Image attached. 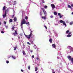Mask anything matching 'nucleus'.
Wrapping results in <instances>:
<instances>
[{
    "mask_svg": "<svg viewBox=\"0 0 73 73\" xmlns=\"http://www.w3.org/2000/svg\"><path fill=\"white\" fill-rule=\"evenodd\" d=\"M68 49H70V52H68V53H70L71 52H72V47H71V46H68L67 47Z\"/></svg>",
    "mask_w": 73,
    "mask_h": 73,
    "instance_id": "6",
    "label": "nucleus"
},
{
    "mask_svg": "<svg viewBox=\"0 0 73 73\" xmlns=\"http://www.w3.org/2000/svg\"><path fill=\"white\" fill-rule=\"evenodd\" d=\"M60 23H62L63 25H64L65 27H66V23L65 22V21H63L62 20H60Z\"/></svg>",
    "mask_w": 73,
    "mask_h": 73,
    "instance_id": "3",
    "label": "nucleus"
},
{
    "mask_svg": "<svg viewBox=\"0 0 73 73\" xmlns=\"http://www.w3.org/2000/svg\"><path fill=\"white\" fill-rule=\"evenodd\" d=\"M14 20L15 21H16L17 20V18L16 17H15L14 18Z\"/></svg>",
    "mask_w": 73,
    "mask_h": 73,
    "instance_id": "24",
    "label": "nucleus"
},
{
    "mask_svg": "<svg viewBox=\"0 0 73 73\" xmlns=\"http://www.w3.org/2000/svg\"><path fill=\"white\" fill-rule=\"evenodd\" d=\"M12 34L14 36H16V35H17V31H15V33H14Z\"/></svg>",
    "mask_w": 73,
    "mask_h": 73,
    "instance_id": "9",
    "label": "nucleus"
},
{
    "mask_svg": "<svg viewBox=\"0 0 73 73\" xmlns=\"http://www.w3.org/2000/svg\"><path fill=\"white\" fill-rule=\"evenodd\" d=\"M32 31H31V32H30V34L29 35H26V37L28 38V39H30L31 38V37L32 36Z\"/></svg>",
    "mask_w": 73,
    "mask_h": 73,
    "instance_id": "2",
    "label": "nucleus"
},
{
    "mask_svg": "<svg viewBox=\"0 0 73 73\" xmlns=\"http://www.w3.org/2000/svg\"><path fill=\"white\" fill-rule=\"evenodd\" d=\"M25 19L26 20H27L28 19V17L26 16L25 17Z\"/></svg>",
    "mask_w": 73,
    "mask_h": 73,
    "instance_id": "37",
    "label": "nucleus"
},
{
    "mask_svg": "<svg viewBox=\"0 0 73 73\" xmlns=\"http://www.w3.org/2000/svg\"><path fill=\"white\" fill-rule=\"evenodd\" d=\"M35 57V56H34V55H33L32 56V58H34V57Z\"/></svg>",
    "mask_w": 73,
    "mask_h": 73,
    "instance_id": "55",
    "label": "nucleus"
},
{
    "mask_svg": "<svg viewBox=\"0 0 73 73\" xmlns=\"http://www.w3.org/2000/svg\"><path fill=\"white\" fill-rule=\"evenodd\" d=\"M23 56H25V55H26V53L25 52V51H23Z\"/></svg>",
    "mask_w": 73,
    "mask_h": 73,
    "instance_id": "18",
    "label": "nucleus"
},
{
    "mask_svg": "<svg viewBox=\"0 0 73 73\" xmlns=\"http://www.w3.org/2000/svg\"><path fill=\"white\" fill-rule=\"evenodd\" d=\"M57 58L58 59H60V57H58H58H57Z\"/></svg>",
    "mask_w": 73,
    "mask_h": 73,
    "instance_id": "50",
    "label": "nucleus"
},
{
    "mask_svg": "<svg viewBox=\"0 0 73 73\" xmlns=\"http://www.w3.org/2000/svg\"><path fill=\"white\" fill-rule=\"evenodd\" d=\"M27 44L29 45H31V43H29V42H27Z\"/></svg>",
    "mask_w": 73,
    "mask_h": 73,
    "instance_id": "46",
    "label": "nucleus"
},
{
    "mask_svg": "<svg viewBox=\"0 0 73 73\" xmlns=\"http://www.w3.org/2000/svg\"><path fill=\"white\" fill-rule=\"evenodd\" d=\"M68 7L69 8H70V9H72V8L69 5H68Z\"/></svg>",
    "mask_w": 73,
    "mask_h": 73,
    "instance_id": "22",
    "label": "nucleus"
},
{
    "mask_svg": "<svg viewBox=\"0 0 73 73\" xmlns=\"http://www.w3.org/2000/svg\"><path fill=\"white\" fill-rule=\"evenodd\" d=\"M24 24H26L27 25V26H28L29 27V25H30V24L29 22H27V23L26 22V21L25 19H23L21 23V26L22 29L23 28V25Z\"/></svg>",
    "mask_w": 73,
    "mask_h": 73,
    "instance_id": "1",
    "label": "nucleus"
},
{
    "mask_svg": "<svg viewBox=\"0 0 73 73\" xmlns=\"http://www.w3.org/2000/svg\"><path fill=\"white\" fill-rule=\"evenodd\" d=\"M6 63L7 64H8V63H9V61H8V60H7L6 61Z\"/></svg>",
    "mask_w": 73,
    "mask_h": 73,
    "instance_id": "42",
    "label": "nucleus"
},
{
    "mask_svg": "<svg viewBox=\"0 0 73 73\" xmlns=\"http://www.w3.org/2000/svg\"><path fill=\"white\" fill-rule=\"evenodd\" d=\"M21 72H24V70H21Z\"/></svg>",
    "mask_w": 73,
    "mask_h": 73,
    "instance_id": "56",
    "label": "nucleus"
},
{
    "mask_svg": "<svg viewBox=\"0 0 73 73\" xmlns=\"http://www.w3.org/2000/svg\"><path fill=\"white\" fill-rule=\"evenodd\" d=\"M73 22H71L70 23V25H72V24H73Z\"/></svg>",
    "mask_w": 73,
    "mask_h": 73,
    "instance_id": "31",
    "label": "nucleus"
},
{
    "mask_svg": "<svg viewBox=\"0 0 73 73\" xmlns=\"http://www.w3.org/2000/svg\"><path fill=\"white\" fill-rule=\"evenodd\" d=\"M15 29V27H13L12 28V30L13 31V29Z\"/></svg>",
    "mask_w": 73,
    "mask_h": 73,
    "instance_id": "44",
    "label": "nucleus"
},
{
    "mask_svg": "<svg viewBox=\"0 0 73 73\" xmlns=\"http://www.w3.org/2000/svg\"><path fill=\"white\" fill-rule=\"evenodd\" d=\"M41 9L42 10H44V9L43 8H42Z\"/></svg>",
    "mask_w": 73,
    "mask_h": 73,
    "instance_id": "60",
    "label": "nucleus"
},
{
    "mask_svg": "<svg viewBox=\"0 0 73 73\" xmlns=\"http://www.w3.org/2000/svg\"><path fill=\"white\" fill-rule=\"evenodd\" d=\"M50 18H53V15H51V16H50Z\"/></svg>",
    "mask_w": 73,
    "mask_h": 73,
    "instance_id": "40",
    "label": "nucleus"
},
{
    "mask_svg": "<svg viewBox=\"0 0 73 73\" xmlns=\"http://www.w3.org/2000/svg\"><path fill=\"white\" fill-rule=\"evenodd\" d=\"M62 65V64L61 63H58L59 65Z\"/></svg>",
    "mask_w": 73,
    "mask_h": 73,
    "instance_id": "36",
    "label": "nucleus"
},
{
    "mask_svg": "<svg viewBox=\"0 0 73 73\" xmlns=\"http://www.w3.org/2000/svg\"><path fill=\"white\" fill-rule=\"evenodd\" d=\"M36 59H37V60H39V58H36Z\"/></svg>",
    "mask_w": 73,
    "mask_h": 73,
    "instance_id": "63",
    "label": "nucleus"
},
{
    "mask_svg": "<svg viewBox=\"0 0 73 73\" xmlns=\"http://www.w3.org/2000/svg\"><path fill=\"white\" fill-rule=\"evenodd\" d=\"M34 48L35 49H37V47L35 45V44L34 45Z\"/></svg>",
    "mask_w": 73,
    "mask_h": 73,
    "instance_id": "28",
    "label": "nucleus"
},
{
    "mask_svg": "<svg viewBox=\"0 0 73 73\" xmlns=\"http://www.w3.org/2000/svg\"><path fill=\"white\" fill-rule=\"evenodd\" d=\"M7 2L8 3L11 5H12V2L10 1H8Z\"/></svg>",
    "mask_w": 73,
    "mask_h": 73,
    "instance_id": "19",
    "label": "nucleus"
},
{
    "mask_svg": "<svg viewBox=\"0 0 73 73\" xmlns=\"http://www.w3.org/2000/svg\"><path fill=\"white\" fill-rule=\"evenodd\" d=\"M30 68H31V66H28V67L29 70H30Z\"/></svg>",
    "mask_w": 73,
    "mask_h": 73,
    "instance_id": "33",
    "label": "nucleus"
},
{
    "mask_svg": "<svg viewBox=\"0 0 73 73\" xmlns=\"http://www.w3.org/2000/svg\"><path fill=\"white\" fill-rule=\"evenodd\" d=\"M4 24H7V22H6L5 21H4L3 22Z\"/></svg>",
    "mask_w": 73,
    "mask_h": 73,
    "instance_id": "41",
    "label": "nucleus"
},
{
    "mask_svg": "<svg viewBox=\"0 0 73 73\" xmlns=\"http://www.w3.org/2000/svg\"><path fill=\"white\" fill-rule=\"evenodd\" d=\"M49 42H50V43H52V40L51 39H49Z\"/></svg>",
    "mask_w": 73,
    "mask_h": 73,
    "instance_id": "21",
    "label": "nucleus"
},
{
    "mask_svg": "<svg viewBox=\"0 0 73 73\" xmlns=\"http://www.w3.org/2000/svg\"><path fill=\"white\" fill-rule=\"evenodd\" d=\"M32 38H34V37H35V35H33V36H32Z\"/></svg>",
    "mask_w": 73,
    "mask_h": 73,
    "instance_id": "57",
    "label": "nucleus"
},
{
    "mask_svg": "<svg viewBox=\"0 0 73 73\" xmlns=\"http://www.w3.org/2000/svg\"><path fill=\"white\" fill-rule=\"evenodd\" d=\"M52 72H54V70H53V69H52Z\"/></svg>",
    "mask_w": 73,
    "mask_h": 73,
    "instance_id": "49",
    "label": "nucleus"
},
{
    "mask_svg": "<svg viewBox=\"0 0 73 73\" xmlns=\"http://www.w3.org/2000/svg\"><path fill=\"white\" fill-rule=\"evenodd\" d=\"M55 36H56V37H57V34L56 33H55Z\"/></svg>",
    "mask_w": 73,
    "mask_h": 73,
    "instance_id": "35",
    "label": "nucleus"
},
{
    "mask_svg": "<svg viewBox=\"0 0 73 73\" xmlns=\"http://www.w3.org/2000/svg\"><path fill=\"white\" fill-rule=\"evenodd\" d=\"M29 7V6H28L27 7V8H26L27 10V9H28V7Z\"/></svg>",
    "mask_w": 73,
    "mask_h": 73,
    "instance_id": "48",
    "label": "nucleus"
},
{
    "mask_svg": "<svg viewBox=\"0 0 73 73\" xmlns=\"http://www.w3.org/2000/svg\"><path fill=\"white\" fill-rule=\"evenodd\" d=\"M71 6L72 7H73V4H71Z\"/></svg>",
    "mask_w": 73,
    "mask_h": 73,
    "instance_id": "53",
    "label": "nucleus"
},
{
    "mask_svg": "<svg viewBox=\"0 0 73 73\" xmlns=\"http://www.w3.org/2000/svg\"><path fill=\"white\" fill-rule=\"evenodd\" d=\"M40 16H42V12L40 11Z\"/></svg>",
    "mask_w": 73,
    "mask_h": 73,
    "instance_id": "34",
    "label": "nucleus"
},
{
    "mask_svg": "<svg viewBox=\"0 0 73 73\" xmlns=\"http://www.w3.org/2000/svg\"><path fill=\"white\" fill-rule=\"evenodd\" d=\"M67 57H68L69 59L71 58V56H68Z\"/></svg>",
    "mask_w": 73,
    "mask_h": 73,
    "instance_id": "30",
    "label": "nucleus"
},
{
    "mask_svg": "<svg viewBox=\"0 0 73 73\" xmlns=\"http://www.w3.org/2000/svg\"><path fill=\"white\" fill-rule=\"evenodd\" d=\"M14 50H16V49L17 48V46H15L14 47Z\"/></svg>",
    "mask_w": 73,
    "mask_h": 73,
    "instance_id": "16",
    "label": "nucleus"
},
{
    "mask_svg": "<svg viewBox=\"0 0 73 73\" xmlns=\"http://www.w3.org/2000/svg\"><path fill=\"white\" fill-rule=\"evenodd\" d=\"M66 34H68V35H71L72 34V32H69V30H67L66 33Z\"/></svg>",
    "mask_w": 73,
    "mask_h": 73,
    "instance_id": "8",
    "label": "nucleus"
},
{
    "mask_svg": "<svg viewBox=\"0 0 73 73\" xmlns=\"http://www.w3.org/2000/svg\"><path fill=\"white\" fill-rule=\"evenodd\" d=\"M44 27L46 29H47V27H46V26H45V25H44Z\"/></svg>",
    "mask_w": 73,
    "mask_h": 73,
    "instance_id": "47",
    "label": "nucleus"
},
{
    "mask_svg": "<svg viewBox=\"0 0 73 73\" xmlns=\"http://www.w3.org/2000/svg\"><path fill=\"white\" fill-rule=\"evenodd\" d=\"M13 17H14V15H13L12 16V18H13Z\"/></svg>",
    "mask_w": 73,
    "mask_h": 73,
    "instance_id": "61",
    "label": "nucleus"
},
{
    "mask_svg": "<svg viewBox=\"0 0 73 73\" xmlns=\"http://www.w3.org/2000/svg\"><path fill=\"white\" fill-rule=\"evenodd\" d=\"M29 51H30V52H31V53L33 52V50H29Z\"/></svg>",
    "mask_w": 73,
    "mask_h": 73,
    "instance_id": "43",
    "label": "nucleus"
},
{
    "mask_svg": "<svg viewBox=\"0 0 73 73\" xmlns=\"http://www.w3.org/2000/svg\"><path fill=\"white\" fill-rule=\"evenodd\" d=\"M71 36H72V34H68V35H67V37H71Z\"/></svg>",
    "mask_w": 73,
    "mask_h": 73,
    "instance_id": "14",
    "label": "nucleus"
},
{
    "mask_svg": "<svg viewBox=\"0 0 73 73\" xmlns=\"http://www.w3.org/2000/svg\"><path fill=\"white\" fill-rule=\"evenodd\" d=\"M5 28H6V29H8V26H6V25H5Z\"/></svg>",
    "mask_w": 73,
    "mask_h": 73,
    "instance_id": "29",
    "label": "nucleus"
},
{
    "mask_svg": "<svg viewBox=\"0 0 73 73\" xmlns=\"http://www.w3.org/2000/svg\"><path fill=\"white\" fill-rule=\"evenodd\" d=\"M5 29L4 28H2L1 30V33L3 34L4 33H5V31H4Z\"/></svg>",
    "mask_w": 73,
    "mask_h": 73,
    "instance_id": "7",
    "label": "nucleus"
},
{
    "mask_svg": "<svg viewBox=\"0 0 73 73\" xmlns=\"http://www.w3.org/2000/svg\"><path fill=\"white\" fill-rule=\"evenodd\" d=\"M52 73H55V72H54H54H52Z\"/></svg>",
    "mask_w": 73,
    "mask_h": 73,
    "instance_id": "64",
    "label": "nucleus"
},
{
    "mask_svg": "<svg viewBox=\"0 0 73 73\" xmlns=\"http://www.w3.org/2000/svg\"><path fill=\"white\" fill-rule=\"evenodd\" d=\"M37 70H38V68H37V67H35V71H36V72L37 71Z\"/></svg>",
    "mask_w": 73,
    "mask_h": 73,
    "instance_id": "27",
    "label": "nucleus"
},
{
    "mask_svg": "<svg viewBox=\"0 0 73 73\" xmlns=\"http://www.w3.org/2000/svg\"><path fill=\"white\" fill-rule=\"evenodd\" d=\"M52 46L53 48H56V45L55 44H52Z\"/></svg>",
    "mask_w": 73,
    "mask_h": 73,
    "instance_id": "15",
    "label": "nucleus"
},
{
    "mask_svg": "<svg viewBox=\"0 0 73 73\" xmlns=\"http://www.w3.org/2000/svg\"><path fill=\"white\" fill-rule=\"evenodd\" d=\"M24 35L25 36H27V35H25V33L24 32Z\"/></svg>",
    "mask_w": 73,
    "mask_h": 73,
    "instance_id": "59",
    "label": "nucleus"
},
{
    "mask_svg": "<svg viewBox=\"0 0 73 73\" xmlns=\"http://www.w3.org/2000/svg\"><path fill=\"white\" fill-rule=\"evenodd\" d=\"M54 15H57V13L56 12H54Z\"/></svg>",
    "mask_w": 73,
    "mask_h": 73,
    "instance_id": "32",
    "label": "nucleus"
},
{
    "mask_svg": "<svg viewBox=\"0 0 73 73\" xmlns=\"http://www.w3.org/2000/svg\"><path fill=\"white\" fill-rule=\"evenodd\" d=\"M58 55L59 54V55H60V54H61V52H60V53L58 52Z\"/></svg>",
    "mask_w": 73,
    "mask_h": 73,
    "instance_id": "45",
    "label": "nucleus"
},
{
    "mask_svg": "<svg viewBox=\"0 0 73 73\" xmlns=\"http://www.w3.org/2000/svg\"><path fill=\"white\" fill-rule=\"evenodd\" d=\"M51 6L52 9H54L55 8V6L53 4H51Z\"/></svg>",
    "mask_w": 73,
    "mask_h": 73,
    "instance_id": "10",
    "label": "nucleus"
},
{
    "mask_svg": "<svg viewBox=\"0 0 73 73\" xmlns=\"http://www.w3.org/2000/svg\"><path fill=\"white\" fill-rule=\"evenodd\" d=\"M17 4V2L15 1L14 2V3L13 4V5H15L16 4Z\"/></svg>",
    "mask_w": 73,
    "mask_h": 73,
    "instance_id": "17",
    "label": "nucleus"
},
{
    "mask_svg": "<svg viewBox=\"0 0 73 73\" xmlns=\"http://www.w3.org/2000/svg\"><path fill=\"white\" fill-rule=\"evenodd\" d=\"M29 41H30V42H31L32 44H33V40H32V39L30 40Z\"/></svg>",
    "mask_w": 73,
    "mask_h": 73,
    "instance_id": "13",
    "label": "nucleus"
},
{
    "mask_svg": "<svg viewBox=\"0 0 73 73\" xmlns=\"http://www.w3.org/2000/svg\"><path fill=\"white\" fill-rule=\"evenodd\" d=\"M58 16H60L61 15V13H58Z\"/></svg>",
    "mask_w": 73,
    "mask_h": 73,
    "instance_id": "38",
    "label": "nucleus"
},
{
    "mask_svg": "<svg viewBox=\"0 0 73 73\" xmlns=\"http://www.w3.org/2000/svg\"><path fill=\"white\" fill-rule=\"evenodd\" d=\"M63 17V15H60V16L59 17L60 18H61L62 17Z\"/></svg>",
    "mask_w": 73,
    "mask_h": 73,
    "instance_id": "25",
    "label": "nucleus"
},
{
    "mask_svg": "<svg viewBox=\"0 0 73 73\" xmlns=\"http://www.w3.org/2000/svg\"><path fill=\"white\" fill-rule=\"evenodd\" d=\"M58 6H57V8L58 9H59V8H60V7H58Z\"/></svg>",
    "mask_w": 73,
    "mask_h": 73,
    "instance_id": "54",
    "label": "nucleus"
},
{
    "mask_svg": "<svg viewBox=\"0 0 73 73\" xmlns=\"http://www.w3.org/2000/svg\"><path fill=\"white\" fill-rule=\"evenodd\" d=\"M43 12L45 16H46V12L45 10H43Z\"/></svg>",
    "mask_w": 73,
    "mask_h": 73,
    "instance_id": "12",
    "label": "nucleus"
},
{
    "mask_svg": "<svg viewBox=\"0 0 73 73\" xmlns=\"http://www.w3.org/2000/svg\"><path fill=\"white\" fill-rule=\"evenodd\" d=\"M12 57V56H9V57L8 58H10V57Z\"/></svg>",
    "mask_w": 73,
    "mask_h": 73,
    "instance_id": "51",
    "label": "nucleus"
},
{
    "mask_svg": "<svg viewBox=\"0 0 73 73\" xmlns=\"http://www.w3.org/2000/svg\"><path fill=\"white\" fill-rule=\"evenodd\" d=\"M44 8L45 9H47V8H48V6H46V5H44Z\"/></svg>",
    "mask_w": 73,
    "mask_h": 73,
    "instance_id": "23",
    "label": "nucleus"
},
{
    "mask_svg": "<svg viewBox=\"0 0 73 73\" xmlns=\"http://www.w3.org/2000/svg\"><path fill=\"white\" fill-rule=\"evenodd\" d=\"M42 3H45V1H44V0H42Z\"/></svg>",
    "mask_w": 73,
    "mask_h": 73,
    "instance_id": "39",
    "label": "nucleus"
},
{
    "mask_svg": "<svg viewBox=\"0 0 73 73\" xmlns=\"http://www.w3.org/2000/svg\"><path fill=\"white\" fill-rule=\"evenodd\" d=\"M9 22L10 23H11L12 22V19H11L9 20Z\"/></svg>",
    "mask_w": 73,
    "mask_h": 73,
    "instance_id": "26",
    "label": "nucleus"
},
{
    "mask_svg": "<svg viewBox=\"0 0 73 73\" xmlns=\"http://www.w3.org/2000/svg\"><path fill=\"white\" fill-rule=\"evenodd\" d=\"M66 23H68V21H66Z\"/></svg>",
    "mask_w": 73,
    "mask_h": 73,
    "instance_id": "62",
    "label": "nucleus"
},
{
    "mask_svg": "<svg viewBox=\"0 0 73 73\" xmlns=\"http://www.w3.org/2000/svg\"><path fill=\"white\" fill-rule=\"evenodd\" d=\"M6 7L5 6H4L3 7V12H5V10H6L7 11V12H8L9 11V10H8V9H7L6 8Z\"/></svg>",
    "mask_w": 73,
    "mask_h": 73,
    "instance_id": "5",
    "label": "nucleus"
},
{
    "mask_svg": "<svg viewBox=\"0 0 73 73\" xmlns=\"http://www.w3.org/2000/svg\"><path fill=\"white\" fill-rule=\"evenodd\" d=\"M29 31H31L30 32H31V31H31V29L29 27Z\"/></svg>",
    "mask_w": 73,
    "mask_h": 73,
    "instance_id": "52",
    "label": "nucleus"
},
{
    "mask_svg": "<svg viewBox=\"0 0 73 73\" xmlns=\"http://www.w3.org/2000/svg\"><path fill=\"white\" fill-rule=\"evenodd\" d=\"M11 57L13 59V60H15L16 59V57L13 56H11Z\"/></svg>",
    "mask_w": 73,
    "mask_h": 73,
    "instance_id": "20",
    "label": "nucleus"
},
{
    "mask_svg": "<svg viewBox=\"0 0 73 73\" xmlns=\"http://www.w3.org/2000/svg\"><path fill=\"white\" fill-rule=\"evenodd\" d=\"M7 15V10H6L5 12H3V18H5L6 17V15Z\"/></svg>",
    "mask_w": 73,
    "mask_h": 73,
    "instance_id": "4",
    "label": "nucleus"
},
{
    "mask_svg": "<svg viewBox=\"0 0 73 73\" xmlns=\"http://www.w3.org/2000/svg\"><path fill=\"white\" fill-rule=\"evenodd\" d=\"M58 73H60V71L59 70H58Z\"/></svg>",
    "mask_w": 73,
    "mask_h": 73,
    "instance_id": "58",
    "label": "nucleus"
},
{
    "mask_svg": "<svg viewBox=\"0 0 73 73\" xmlns=\"http://www.w3.org/2000/svg\"><path fill=\"white\" fill-rule=\"evenodd\" d=\"M42 18L43 19H44V20H46V16H42Z\"/></svg>",
    "mask_w": 73,
    "mask_h": 73,
    "instance_id": "11",
    "label": "nucleus"
}]
</instances>
